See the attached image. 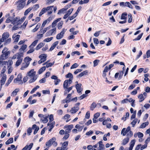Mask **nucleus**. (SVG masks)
<instances>
[{"instance_id":"1","label":"nucleus","mask_w":150,"mask_h":150,"mask_svg":"<svg viewBox=\"0 0 150 150\" xmlns=\"http://www.w3.org/2000/svg\"><path fill=\"white\" fill-rule=\"evenodd\" d=\"M9 34L8 32L4 33L2 35V37L0 39L1 41L2 42H4L5 44H7L10 42L11 39L9 38Z\"/></svg>"},{"instance_id":"2","label":"nucleus","mask_w":150,"mask_h":150,"mask_svg":"<svg viewBox=\"0 0 150 150\" xmlns=\"http://www.w3.org/2000/svg\"><path fill=\"white\" fill-rule=\"evenodd\" d=\"M56 33V28L55 27L52 26V28L46 33V36L54 35Z\"/></svg>"},{"instance_id":"3","label":"nucleus","mask_w":150,"mask_h":150,"mask_svg":"<svg viewBox=\"0 0 150 150\" xmlns=\"http://www.w3.org/2000/svg\"><path fill=\"white\" fill-rule=\"evenodd\" d=\"M22 76L21 74H19L17 76V77L14 79L13 82L15 83L21 84L23 83L22 79Z\"/></svg>"},{"instance_id":"4","label":"nucleus","mask_w":150,"mask_h":150,"mask_svg":"<svg viewBox=\"0 0 150 150\" xmlns=\"http://www.w3.org/2000/svg\"><path fill=\"white\" fill-rule=\"evenodd\" d=\"M26 0H20L18 2V5L17 7L18 9L21 10L22 9L25 5V1Z\"/></svg>"},{"instance_id":"5","label":"nucleus","mask_w":150,"mask_h":150,"mask_svg":"<svg viewBox=\"0 0 150 150\" xmlns=\"http://www.w3.org/2000/svg\"><path fill=\"white\" fill-rule=\"evenodd\" d=\"M73 127V125H66L64 127V129L65 130V132L69 133Z\"/></svg>"},{"instance_id":"6","label":"nucleus","mask_w":150,"mask_h":150,"mask_svg":"<svg viewBox=\"0 0 150 150\" xmlns=\"http://www.w3.org/2000/svg\"><path fill=\"white\" fill-rule=\"evenodd\" d=\"M1 78L0 80V83L1 85H4L6 81V75L5 74H0V78Z\"/></svg>"},{"instance_id":"7","label":"nucleus","mask_w":150,"mask_h":150,"mask_svg":"<svg viewBox=\"0 0 150 150\" xmlns=\"http://www.w3.org/2000/svg\"><path fill=\"white\" fill-rule=\"evenodd\" d=\"M67 29H65L64 28L62 29L61 32L58 33L56 36V38L57 39L59 40L62 38L64 36L65 33V32Z\"/></svg>"},{"instance_id":"8","label":"nucleus","mask_w":150,"mask_h":150,"mask_svg":"<svg viewBox=\"0 0 150 150\" xmlns=\"http://www.w3.org/2000/svg\"><path fill=\"white\" fill-rule=\"evenodd\" d=\"M53 18V17L51 16L49 17L47 19L44 21L41 26V28H43L46 24H48Z\"/></svg>"},{"instance_id":"9","label":"nucleus","mask_w":150,"mask_h":150,"mask_svg":"<svg viewBox=\"0 0 150 150\" xmlns=\"http://www.w3.org/2000/svg\"><path fill=\"white\" fill-rule=\"evenodd\" d=\"M56 139L55 137H53L51 139L46 142V146L48 147H50L51 146L53 143H54L55 142Z\"/></svg>"},{"instance_id":"10","label":"nucleus","mask_w":150,"mask_h":150,"mask_svg":"<svg viewBox=\"0 0 150 150\" xmlns=\"http://www.w3.org/2000/svg\"><path fill=\"white\" fill-rule=\"evenodd\" d=\"M72 82L71 80H66L64 81L63 84V87L64 89L67 88Z\"/></svg>"},{"instance_id":"11","label":"nucleus","mask_w":150,"mask_h":150,"mask_svg":"<svg viewBox=\"0 0 150 150\" xmlns=\"http://www.w3.org/2000/svg\"><path fill=\"white\" fill-rule=\"evenodd\" d=\"M73 10V8H71L69 9L68 11H67L66 12V14L64 15L63 17V18L65 19L68 18L72 13Z\"/></svg>"},{"instance_id":"12","label":"nucleus","mask_w":150,"mask_h":150,"mask_svg":"<svg viewBox=\"0 0 150 150\" xmlns=\"http://www.w3.org/2000/svg\"><path fill=\"white\" fill-rule=\"evenodd\" d=\"M28 75L29 77L37 76L36 75V71L32 69L28 72Z\"/></svg>"},{"instance_id":"13","label":"nucleus","mask_w":150,"mask_h":150,"mask_svg":"<svg viewBox=\"0 0 150 150\" xmlns=\"http://www.w3.org/2000/svg\"><path fill=\"white\" fill-rule=\"evenodd\" d=\"M50 7H47L46 8H43L39 14V16H41L42 15H43L45 12L47 11L48 10V9H49V8H50Z\"/></svg>"},{"instance_id":"14","label":"nucleus","mask_w":150,"mask_h":150,"mask_svg":"<svg viewBox=\"0 0 150 150\" xmlns=\"http://www.w3.org/2000/svg\"><path fill=\"white\" fill-rule=\"evenodd\" d=\"M81 83L77 84L76 85V88L77 92L78 93H80L82 90V89L81 88Z\"/></svg>"},{"instance_id":"15","label":"nucleus","mask_w":150,"mask_h":150,"mask_svg":"<svg viewBox=\"0 0 150 150\" xmlns=\"http://www.w3.org/2000/svg\"><path fill=\"white\" fill-rule=\"evenodd\" d=\"M99 147L98 148V150H104V145L103 144L102 141H100L98 142Z\"/></svg>"},{"instance_id":"16","label":"nucleus","mask_w":150,"mask_h":150,"mask_svg":"<svg viewBox=\"0 0 150 150\" xmlns=\"http://www.w3.org/2000/svg\"><path fill=\"white\" fill-rule=\"evenodd\" d=\"M20 35H17L16 34H14L12 36V38L14 41L15 42H17L19 39Z\"/></svg>"},{"instance_id":"17","label":"nucleus","mask_w":150,"mask_h":150,"mask_svg":"<svg viewBox=\"0 0 150 150\" xmlns=\"http://www.w3.org/2000/svg\"><path fill=\"white\" fill-rule=\"evenodd\" d=\"M33 145V143H32L30 144L29 145H26L22 150H30Z\"/></svg>"},{"instance_id":"18","label":"nucleus","mask_w":150,"mask_h":150,"mask_svg":"<svg viewBox=\"0 0 150 150\" xmlns=\"http://www.w3.org/2000/svg\"><path fill=\"white\" fill-rule=\"evenodd\" d=\"M2 53V54L8 56L10 53V51L8 50L7 47H5L3 50Z\"/></svg>"},{"instance_id":"19","label":"nucleus","mask_w":150,"mask_h":150,"mask_svg":"<svg viewBox=\"0 0 150 150\" xmlns=\"http://www.w3.org/2000/svg\"><path fill=\"white\" fill-rule=\"evenodd\" d=\"M79 109V108L78 107H74L71 109L70 112L72 114L75 113Z\"/></svg>"},{"instance_id":"20","label":"nucleus","mask_w":150,"mask_h":150,"mask_svg":"<svg viewBox=\"0 0 150 150\" xmlns=\"http://www.w3.org/2000/svg\"><path fill=\"white\" fill-rule=\"evenodd\" d=\"M59 43L58 41H57L54 42L52 45L51 46V47L50 48L49 50L50 51H52L56 47V46Z\"/></svg>"},{"instance_id":"21","label":"nucleus","mask_w":150,"mask_h":150,"mask_svg":"<svg viewBox=\"0 0 150 150\" xmlns=\"http://www.w3.org/2000/svg\"><path fill=\"white\" fill-rule=\"evenodd\" d=\"M29 80L28 81L29 83H31L34 82L37 78V76H35L29 77Z\"/></svg>"},{"instance_id":"22","label":"nucleus","mask_w":150,"mask_h":150,"mask_svg":"<svg viewBox=\"0 0 150 150\" xmlns=\"http://www.w3.org/2000/svg\"><path fill=\"white\" fill-rule=\"evenodd\" d=\"M136 141L135 139L132 140L130 142V145L129 150H132L134 146Z\"/></svg>"},{"instance_id":"23","label":"nucleus","mask_w":150,"mask_h":150,"mask_svg":"<svg viewBox=\"0 0 150 150\" xmlns=\"http://www.w3.org/2000/svg\"><path fill=\"white\" fill-rule=\"evenodd\" d=\"M47 55L45 54H41L39 57L41 59L43 60V61H45L47 59Z\"/></svg>"},{"instance_id":"24","label":"nucleus","mask_w":150,"mask_h":150,"mask_svg":"<svg viewBox=\"0 0 150 150\" xmlns=\"http://www.w3.org/2000/svg\"><path fill=\"white\" fill-rule=\"evenodd\" d=\"M31 59L29 57H26L24 59L23 62L25 63H27V64L29 65L30 63V62L31 61Z\"/></svg>"},{"instance_id":"25","label":"nucleus","mask_w":150,"mask_h":150,"mask_svg":"<svg viewBox=\"0 0 150 150\" xmlns=\"http://www.w3.org/2000/svg\"><path fill=\"white\" fill-rule=\"evenodd\" d=\"M41 26V24L40 23H38L36 25L35 28L31 30L32 32H35L37 31Z\"/></svg>"},{"instance_id":"26","label":"nucleus","mask_w":150,"mask_h":150,"mask_svg":"<svg viewBox=\"0 0 150 150\" xmlns=\"http://www.w3.org/2000/svg\"><path fill=\"white\" fill-rule=\"evenodd\" d=\"M33 129H35V131L34 132V134H35L39 130V128L36 125H34L32 127Z\"/></svg>"},{"instance_id":"27","label":"nucleus","mask_w":150,"mask_h":150,"mask_svg":"<svg viewBox=\"0 0 150 150\" xmlns=\"http://www.w3.org/2000/svg\"><path fill=\"white\" fill-rule=\"evenodd\" d=\"M65 77L66 78H69V80H71V81H72L73 78V75L71 73H69L68 74H67L65 76Z\"/></svg>"},{"instance_id":"28","label":"nucleus","mask_w":150,"mask_h":150,"mask_svg":"<svg viewBox=\"0 0 150 150\" xmlns=\"http://www.w3.org/2000/svg\"><path fill=\"white\" fill-rule=\"evenodd\" d=\"M19 91V89L18 88H16L12 92L11 94V96L13 97L16 96L17 93Z\"/></svg>"},{"instance_id":"29","label":"nucleus","mask_w":150,"mask_h":150,"mask_svg":"<svg viewBox=\"0 0 150 150\" xmlns=\"http://www.w3.org/2000/svg\"><path fill=\"white\" fill-rule=\"evenodd\" d=\"M66 8H62L61 9L59 10L57 13L58 15H61L62 14H64L66 11Z\"/></svg>"},{"instance_id":"30","label":"nucleus","mask_w":150,"mask_h":150,"mask_svg":"<svg viewBox=\"0 0 150 150\" xmlns=\"http://www.w3.org/2000/svg\"><path fill=\"white\" fill-rule=\"evenodd\" d=\"M68 142L66 141L64 142L62 144V147L65 150H67L68 148H67L68 144Z\"/></svg>"},{"instance_id":"31","label":"nucleus","mask_w":150,"mask_h":150,"mask_svg":"<svg viewBox=\"0 0 150 150\" xmlns=\"http://www.w3.org/2000/svg\"><path fill=\"white\" fill-rule=\"evenodd\" d=\"M61 19V18H57L56 20H55L54 21L52 24V27H55V26L56 25V24L59 21H60Z\"/></svg>"},{"instance_id":"32","label":"nucleus","mask_w":150,"mask_h":150,"mask_svg":"<svg viewBox=\"0 0 150 150\" xmlns=\"http://www.w3.org/2000/svg\"><path fill=\"white\" fill-rule=\"evenodd\" d=\"M28 65H29L27 64V63L23 62L22 64V67L20 69L21 70H23L27 68L28 67Z\"/></svg>"},{"instance_id":"33","label":"nucleus","mask_w":150,"mask_h":150,"mask_svg":"<svg viewBox=\"0 0 150 150\" xmlns=\"http://www.w3.org/2000/svg\"><path fill=\"white\" fill-rule=\"evenodd\" d=\"M84 127V126H80V125L79 124H77L75 126V128L76 129H78V131L80 132L81 131L82 129H83Z\"/></svg>"},{"instance_id":"34","label":"nucleus","mask_w":150,"mask_h":150,"mask_svg":"<svg viewBox=\"0 0 150 150\" xmlns=\"http://www.w3.org/2000/svg\"><path fill=\"white\" fill-rule=\"evenodd\" d=\"M70 117V115L68 114L65 115L63 117V119L66 120L67 122H68L70 120H68V119Z\"/></svg>"},{"instance_id":"35","label":"nucleus","mask_w":150,"mask_h":150,"mask_svg":"<svg viewBox=\"0 0 150 150\" xmlns=\"http://www.w3.org/2000/svg\"><path fill=\"white\" fill-rule=\"evenodd\" d=\"M129 137H127L124 139L122 141V144L123 145H125L129 141Z\"/></svg>"},{"instance_id":"36","label":"nucleus","mask_w":150,"mask_h":150,"mask_svg":"<svg viewBox=\"0 0 150 150\" xmlns=\"http://www.w3.org/2000/svg\"><path fill=\"white\" fill-rule=\"evenodd\" d=\"M44 45L45 44L44 43L42 42L40 43L35 47V50H38L43 47Z\"/></svg>"},{"instance_id":"37","label":"nucleus","mask_w":150,"mask_h":150,"mask_svg":"<svg viewBox=\"0 0 150 150\" xmlns=\"http://www.w3.org/2000/svg\"><path fill=\"white\" fill-rule=\"evenodd\" d=\"M23 53L21 52L17 53V59H22L23 60Z\"/></svg>"},{"instance_id":"38","label":"nucleus","mask_w":150,"mask_h":150,"mask_svg":"<svg viewBox=\"0 0 150 150\" xmlns=\"http://www.w3.org/2000/svg\"><path fill=\"white\" fill-rule=\"evenodd\" d=\"M138 98L139 99V101L141 102L144 100L145 97L142 94H141L138 96Z\"/></svg>"},{"instance_id":"39","label":"nucleus","mask_w":150,"mask_h":150,"mask_svg":"<svg viewBox=\"0 0 150 150\" xmlns=\"http://www.w3.org/2000/svg\"><path fill=\"white\" fill-rule=\"evenodd\" d=\"M149 122H146L143 123L140 126L139 128H144L146 127V126H147L149 124Z\"/></svg>"},{"instance_id":"40","label":"nucleus","mask_w":150,"mask_h":150,"mask_svg":"<svg viewBox=\"0 0 150 150\" xmlns=\"http://www.w3.org/2000/svg\"><path fill=\"white\" fill-rule=\"evenodd\" d=\"M20 18L17 17L13 19L12 21V23L13 24H15L17 23L19 21H20Z\"/></svg>"},{"instance_id":"41","label":"nucleus","mask_w":150,"mask_h":150,"mask_svg":"<svg viewBox=\"0 0 150 150\" xmlns=\"http://www.w3.org/2000/svg\"><path fill=\"white\" fill-rule=\"evenodd\" d=\"M8 56L2 54L0 56V59L2 60H5L8 58Z\"/></svg>"},{"instance_id":"42","label":"nucleus","mask_w":150,"mask_h":150,"mask_svg":"<svg viewBox=\"0 0 150 150\" xmlns=\"http://www.w3.org/2000/svg\"><path fill=\"white\" fill-rule=\"evenodd\" d=\"M88 73L87 70H85L80 73L77 76L78 77H81L84 75Z\"/></svg>"},{"instance_id":"43","label":"nucleus","mask_w":150,"mask_h":150,"mask_svg":"<svg viewBox=\"0 0 150 150\" xmlns=\"http://www.w3.org/2000/svg\"><path fill=\"white\" fill-rule=\"evenodd\" d=\"M127 13H126L125 12L122 13L121 16V19L126 20L127 18L126 16H127Z\"/></svg>"},{"instance_id":"44","label":"nucleus","mask_w":150,"mask_h":150,"mask_svg":"<svg viewBox=\"0 0 150 150\" xmlns=\"http://www.w3.org/2000/svg\"><path fill=\"white\" fill-rule=\"evenodd\" d=\"M75 28H71L69 30V31L70 32L72 33V34L74 35H75L77 34L78 33V31H74Z\"/></svg>"},{"instance_id":"45","label":"nucleus","mask_w":150,"mask_h":150,"mask_svg":"<svg viewBox=\"0 0 150 150\" xmlns=\"http://www.w3.org/2000/svg\"><path fill=\"white\" fill-rule=\"evenodd\" d=\"M73 86H71L69 88L67 87V88H65V91L64 92V94L65 95L67 93H69L71 90L73 88Z\"/></svg>"},{"instance_id":"46","label":"nucleus","mask_w":150,"mask_h":150,"mask_svg":"<svg viewBox=\"0 0 150 150\" xmlns=\"http://www.w3.org/2000/svg\"><path fill=\"white\" fill-rule=\"evenodd\" d=\"M13 138H11L6 142V144H9L12 143L13 142Z\"/></svg>"},{"instance_id":"47","label":"nucleus","mask_w":150,"mask_h":150,"mask_svg":"<svg viewBox=\"0 0 150 150\" xmlns=\"http://www.w3.org/2000/svg\"><path fill=\"white\" fill-rule=\"evenodd\" d=\"M97 106L96 104L95 103H93L90 106V110H93Z\"/></svg>"},{"instance_id":"48","label":"nucleus","mask_w":150,"mask_h":150,"mask_svg":"<svg viewBox=\"0 0 150 150\" xmlns=\"http://www.w3.org/2000/svg\"><path fill=\"white\" fill-rule=\"evenodd\" d=\"M23 60L22 59H18L15 64V66L16 67H18L20 65L21 63H22Z\"/></svg>"},{"instance_id":"49","label":"nucleus","mask_w":150,"mask_h":150,"mask_svg":"<svg viewBox=\"0 0 150 150\" xmlns=\"http://www.w3.org/2000/svg\"><path fill=\"white\" fill-rule=\"evenodd\" d=\"M128 132L126 130L125 128H123L121 131V133L123 136H125L126 133H127Z\"/></svg>"},{"instance_id":"50","label":"nucleus","mask_w":150,"mask_h":150,"mask_svg":"<svg viewBox=\"0 0 150 150\" xmlns=\"http://www.w3.org/2000/svg\"><path fill=\"white\" fill-rule=\"evenodd\" d=\"M38 42V40H36L33 41L31 45L29 46V47H34L36 45Z\"/></svg>"},{"instance_id":"51","label":"nucleus","mask_w":150,"mask_h":150,"mask_svg":"<svg viewBox=\"0 0 150 150\" xmlns=\"http://www.w3.org/2000/svg\"><path fill=\"white\" fill-rule=\"evenodd\" d=\"M125 6H127L129 8L132 9V6L131 3L129 2H126L125 3Z\"/></svg>"},{"instance_id":"52","label":"nucleus","mask_w":150,"mask_h":150,"mask_svg":"<svg viewBox=\"0 0 150 150\" xmlns=\"http://www.w3.org/2000/svg\"><path fill=\"white\" fill-rule=\"evenodd\" d=\"M50 27H49L46 28H45L44 29H43V28H41L42 29L40 31V33H42L43 34L44 33L46 32L48 29H49Z\"/></svg>"},{"instance_id":"53","label":"nucleus","mask_w":150,"mask_h":150,"mask_svg":"<svg viewBox=\"0 0 150 150\" xmlns=\"http://www.w3.org/2000/svg\"><path fill=\"white\" fill-rule=\"evenodd\" d=\"M53 39V37H51L50 38H45L44 40V41L47 42H49L51 41Z\"/></svg>"},{"instance_id":"54","label":"nucleus","mask_w":150,"mask_h":150,"mask_svg":"<svg viewBox=\"0 0 150 150\" xmlns=\"http://www.w3.org/2000/svg\"><path fill=\"white\" fill-rule=\"evenodd\" d=\"M49 7H51L50 8H49V9L47 11V14H50L52 13V8L53 7V6H49Z\"/></svg>"},{"instance_id":"55","label":"nucleus","mask_w":150,"mask_h":150,"mask_svg":"<svg viewBox=\"0 0 150 150\" xmlns=\"http://www.w3.org/2000/svg\"><path fill=\"white\" fill-rule=\"evenodd\" d=\"M46 69L45 66L43 67L40 68L38 71V73L39 74H41Z\"/></svg>"},{"instance_id":"56","label":"nucleus","mask_w":150,"mask_h":150,"mask_svg":"<svg viewBox=\"0 0 150 150\" xmlns=\"http://www.w3.org/2000/svg\"><path fill=\"white\" fill-rule=\"evenodd\" d=\"M40 88V86H36V87L34 88L33 89H32V90H31V91H30V93L31 94H33V93L35 91H36L39 88Z\"/></svg>"},{"instance_id":"57","label":"nucleus","mask_w":150,"mask_h":150,"mask_svg":"<svg viewBox=\"0 0 150 150\" xmlns=\"http://www.w3.org/2000/svg\"><path fill=\"white\" fill-rule=\"evenodd\" d=\"M63 24V21H60L58 24V28L59 29H61L62 28V26Z\"/></svg>"},{"instance_id":"58","label":"nucleus","mask_w":150,"mask_h":150,"mask_svg":"<svg viewBox=\"0 0 150 150\" xmlns=\"http://www.w3.org/2000/svg\"><path fill=\"white\" fill-rule=\"evenodd\" d=\"M8 74H9L10 73H11L12 70H13V68L12 67H11V66H8Z\"/></svg>"},{"instance_id":"59","label":"nucleus","mask_w":150,"mask_h":150,"mask_svg":"<svg viewBox=\"0 0 150 150\" xmlns=\"http://www.w3.org/2000/svg\"><path fill=\"white\" fill-rule=\"evenodd\" d=\"M69 136V133H65V135L63 138V139L64 140H65L67 139Z\"/></svg>"},{"instance_id":"60","label":"nucleus","mask_w":150,"mask_h":150,"mask_svg":"<svg viewBox=\"0 0 150 150\" xmlns=\"http://www.w3.org/2000/svg\"><path fill=\"white\" fill-rule=\"evenodd\" d=\"M30 48V49L27 52V53L28 54H29L30 53H31L34 51L35 50V48L34 47H29Z\"/></svg>"},{"instance_id":"61","label":"nucleus","mask_w":150,"mask_h":150,"mask_svg":"<svg viewBox=\"0 0 150 150\" xmlns=\"http://www.w3.org/2000/svg\"><path fill=\"white\" fill-rule=\"evenodd\" d=\"M132 21V17L131 14H128V22L129 23H131Z\"/></svg>"},{"instance_id":"62","label":"nucleus","mask_w":150,"mask_h":150,"mask_svg":"<svg viewBox=\"0 0 150 150\" xmlns=\"http://www.w3.org/2000/svg\"><path fill=\"white\" fill-rule=\"evenodd\" d=\"M13 17H8L6 19V22L7 23H9L11 22H12L13 20Z\"/></svg>"},{"instance_id":"63","label":"nucleus","mask_w":150,"mask_h":150,"mask_svg":"<svg viewBox=\"0 0 150 150\" xmlns=\"http://www.w3.org/2000/svg\"><path fill=\"white\" fill-rule=\"evenodd\" d=\"M100 61L99 60L96 59L94 60L93 62V66L96 67L97 65H98V62H99Z\"/></svg>"},{"instance_id":"64","label":"nucleus","mask_w":150,"mask_h":150,"mask_svg":"<svg viewBox=\"0 0 150 150\" xmlns=\"http://www.w3.org/2000/svg\"><path fill=\"white\" fill-rule=\"evenodd\" d=\"M57 113L59 115H61L63 113V110L61 109L58 110L57 111Z\"/></svg>"}]
</instances>
